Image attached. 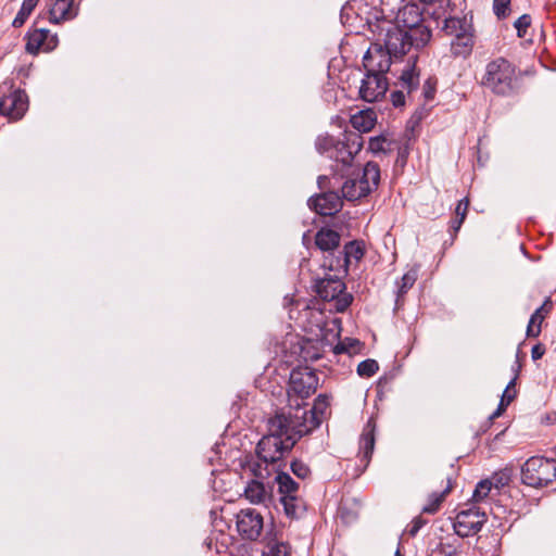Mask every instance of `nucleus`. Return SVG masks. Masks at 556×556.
<instances>
[{
  "mask_svg": "<svg viewBox=\"0 0 556 556\" xmlns=\"http://www.w3.org/2000/svg\"><path fill=\"white\" fill-rule=\"evenodd\" d=\"M507 406H508L507 403H504V400H501L497 405V408L490 416V419L492 420V419L500 417L505 412Z\"/></svg>",
  "mask_w": 556,
  "mask_h": 556,
  "instance_id": "obj_50",
  "label": "nucleus"
},
{
  "mask_svg": "<svg viewBox=\"0 0 556 556\" xmlns=\"http://www.w3.org/2000/svg\"><path fill=\"white\" fill-rule=\"evenodd\" d=\"M318 386V377L314 370L308 367L295 368L290 374L289 381V401L292 402V396L296 395L302 402L315 393Z\"/></svg>",
  "mask_w": 556,
  "mask_h": 556,
  "instance_id": "obj_9",
  "label": "nucleus"
},
{
  "mask_svg": "<svg viewBox=\"0 0 556 556\" xmlns=\"http://www.w3.org/2000/svg\"><path fill=\"white\" fill-rule=\"evenodd\" d=\"M468 205H469L468 199H462L455 208L456 216L462 217V219H465L467 210H468Z\"/></svg>",
  "mask_w": 556,
  "mask_h": 556,
  "instance_id": "obj_46",
  "label": "nucleus"
},
{
  "mask_svg": "<svg viewBox=\"0 0 556 556\" xmlns=\"http://www.w3.org/2000/svg\"><path fill=\"white\" fill-rule=\"evenodd\" d=\"M275 482L277 483L280 503L283 511L291 519L300 518L305 511L304 501L299 496V483L287 472L275 470Z\"/></svg>",
  "mask_w": 556,
  "mask_h": 556,
  "instance_id": "obj_7",
  "label": "nucleus"
},
{
  "mask_svg": "<svg viewBox=\"0 0 556 556\" xmlns=\"http://www.w3.org/2000/svg\"><path fill=\"white\" fill-rule=\"evenodd\" d=\"M28 109V98L25 91L13 88L12 85L0 86V115L10 121L21 119Z\"/></svg>",
  "mask_w": 556,
  "mask_h": 556,
  "instance_id": "obj_8",
  "label": "nucleus"
},
{
  "mask_svg": "<svg viewBox=\"0 0 556 556\" xmlns=\"http://www.w3.org/2000/svg\"><path fill=\"white\" fill-rule=\"evenodd\" d=\"M337 302H336V308L338 312H343L345 311L352 303L353 301V296L349 293H344V291L337 298L334 299Z\"/></svg>",
  "mask_w": 556,
  "mask_h": 556,
  "instance_id": "obj_41",
  "label": "nucleus"
},
{
  "mask_svg": "<svg viewBox=\"0 0 556 556\" xmlns=\"http://www.w3.org/2000/svg\"><path fill=\"white\" fill-rule=\"evenodd\" d=\"M248 468L256 479H265L273 471L271 466L260 460L257 456L256 459L249 462Z\"/></svg>",
  "mask_w": 556,
  "mask_h": 556,
  "instance_id": "obj_33",
  "label": "nucleus"
},
{
  "mask_svg": "<svg viewBox=\"0 0 556 556\" xmlns=\"http://www.w3.org/2000/svg\"><path fill=\"white\" fill-rule=\"evenodd\" d=\"M379 369V365L377 361L368 358L363 362H361L357 366V374L361 377H372Z\"/></svg>",
  "mask_w": 556,
  "mask_h": 556,
  "instance_id": "obj_35",
  "label": "nucleus"
},
{
  "mask_svg": "<svg viewBox=\"0 0 556 556\" xmlns=\"http://www.w3.org/2000/svg\"><path fill=\"white\" fill-rule=\"evenodd\" d=\"M452 485L451 481L448 480L447 486L440 493H432L429 497V503L422 507V513L427 514H435L443 502L445 495L451 491Z\"/></svg>",
  "mask_w": 556,
  "mask_h": 556,
  "instance_id": "obj_32",
  "label": "nucleus"
},
{
  "mask_svg": "<svg viewBox=\"0 0 556 556\" xmlns=\"http://www.w3.org/2000/svg\"><path fill=\"white\" fill-rule=\"evenodd\" d=\"M556 479V460L543 456L530 457L521 467V481L532 488H543Z\"/></svg>",
  "mask_w": 556,
  "mask_h": 556,
  "instance_id": "obj_6",
  "label": "nucleus"
},
{
  "mask_svg": "<svg viewBox=\"0 0 556 556\" xmlns=\"http://www.w3.org/2000/svg\"><path fill=\"white\" fill-rule=\"evenodd\" d=\"M382 47L396 59L406 54L413 46L407 30L401 29L397 26H390L387 29Z\"/></svg>",
  "mask_w": 556,
  "mask_h": 556,
  "instance_id": "obj_16",
  "label": "nucleus"
},
{
  "mask_svg": "<svg viewBox=\"0 0 556 556\" xmlns=\"http://www.w3.org/2000/svg\"><path fill=\"white\" fill-rule=\"evenodd\" d=\"M391 101L395 108L403 106L405 104V94L403 90H395L391 92Z\"/></svg>",
  "mask_w": 556,
  "mask_h": 556,
  "instance_id": "obj_45",
  "label": "nucleus"
},
{
  "mask_svg": "<svg viewBox=\"0 0 556 556\" xmlns=\"http://www.w3.org/2000/svg\"><path fill=\"white\" fill-rule=\"evenodd\" d=\"M292 472L300 479H305L311 475L309 467L302 460H293L291 463Z\"/></svg>",
  "mask_w": 556,
  "mask_h": 556,
  "instance_id": "obj_39",
  "label": "nucleus"
},
{
  "mask_svg": "<svg viewBox=\"0 0 556 556\" xmlns=\"http://www.w3.org/2000/svg\"><path fill=\"white\" fill-rule=\"evenodd\" d=\"M516 397V390H507L505 389L501 400H504V403H507V405L510 404V402Z\"/></svg>",
  "mask_w": 556,
  "mask_h": 556,
  "instance_id": "obj_51",
  "label": "nucleus"
},
{
  "mask_svg": "<svg viewBox=\"0 0 556 556\" xmlns=\"http://www.w3.org/2000/svg\"><path fill=\"white\" fill-rule=\"evenodd\" d=\"M244 495L251 503L260 504L266 500L267 491L263 482L253 479L247 484Z\"/></svg>",
  "mask_w": 556,
  "mask_h": 556,
  "instance_id": "obj_26",
  "label": "nucleus"
},
{
  "mask_svg": "<svg viewBox=\"0 0 556 556\" xmlns=\"http://www.w3.org/2000/svg\"><path fill=\"white\" fill-rule=\"evenodd\" d=\"M486 521V515L479 508L471 506L456 515L454 522L455 533L460 538H468L478 533Z\"/></svg>",
  "mask_w": 556,
  "mask_h": 556,
  "instance_id": "obj_11",
  "label": "nucleus"
},
{
  "mask_svg": "<svg viewBox=\"0 0 556 556\" xmlns=\"http://www.w3.org/2000/svg\"><path fill=\"white\" fill-rule=\"evenodd\" d=\"M464 220H465V219H462V217H457V216H456V218L452 222V228H453L455 231H457V230L460 228V226H462V224L464 223Z\"/></svg>",
  "mask_w": 556,
  "mask_h": 556,
  "instance_id": "obj_53",
  "label": "nucleus"
},
{
  "mask_svg": "<svg viewBox=\"0 0 556 556\" xmlns=\"http://www.w3.org/2000/svg\"><path fill=\"white\" fill-rule=\"evenodd\" d=\"M336 141L337 140L331 136H319L315 141L316 150L321 154L327 153L328 155L331 153V149L336 144Z\"/></svg>",
  "mask_w": 556,
  "mask_h": 556,
  "instance_id": "obj_36",
  "label": "nucleus"
},
{
  "mask_svg": "<svg viewBox=\"0 0 556 556\" xmlns=\"http://www.w3.org/2000/svg\"><path fill=\"white\" fill-rule=\"evenodd\" d=\"M380 181V168L375 162H368L362 169V174L348 178L342 187V198L348 201H356L367 197L377 189Z\"/></svg>",
  "mask_w": 556,
  "mask_h": 556,
  "instance_id": "obj_5",
  "label": "nucleus"
},
{
  "mask_svg": "<svg viewBox=\"0 0 556 556\" xmlns=\"http://www.w3.org/2000/svg\"><path fill=\"white\" fill-rule=\"evenodd\" d=\"M426 522L427 521L422 517H415L407 530L408 534L410 536H415L419 532V530L426 525Z\"/></svg>",
  "mask_w": 556,
  "mask_h": 556,
  "instance_id": "obj_43",
  "label": "nucleus"
},
{
  "mask_svg": "<svg viewBox=\"0 0 556 556\" xmlns=\"http://www.w3.org/2000/svg\"><path fill=\"white\" fill-rule=\"evenodd\" d=\"M480 85L502 97H510L519 90L515 66L502 56L486 63Z\"/></svg>",
  "mask_w": 556,
  "mask_h": 556,
  "instance_id": "obj_2",
  "label": "nucleus"
},
{
  "mask_svg": "<svg viewBox=\"0 0 556 556\" xmlns=\"http://www.w3.org/2000/svg\"><path fill=\"white\" fill-rule=\"evenodd\" d=\"M393 56L380 43H372L363 58V66L368 74L386 77Z\"/></svg>",
  "mask_w": 556,
  "mask_h": 556,
  "instance_id": "obj_12",
  "label": "nucleus"
},
{
  "mask_svg": "<svg viewBox=\"0 0 556 556\" xmlns=\"http://www.w3.org/2000/svg\"><path fill=\"white\" fill-rule=\"evenodd\" d=\"M264 544L266 551L265 556H289L291 553V546L287 542L278 541L275 538L267 535Z\"/></svg>",
  "mask_w": 556,
  "mask_h": 556,
  "instance_id": "obj_27",
  "label": "nucleus"
},
{
  "mask_svg": "<svg viewBox=\"0 0 556 556\" xmlns=\"http://www.w3.org/2000/svg\"><path fill=\"white\" fill-rule=\"evenodd\" d=\"M544 319V314L541 312V309H535L534 313L530 317V324H535L541 326L542 321Z\"/></svg>",
  "mask_w": 556,
  "mask_h": 556,
  "instance_id": "obj_49",
  "label": "nucleus"
},
{
  "mask_svg": "<svg viewBox=\"0 0 556 556\" xmlns=\"http://www.w3.org/2000/svg\"><path fill=\"white\" fill-rule=\"evenodd\" d=\"M475 45L473 27L462 33L451 41V52L454 56L467 58L471 54Z\"/></svg>",
  "mask_w": 556,
  "mask_h": 556,
  "instance_id": "obj_21",
  "label": "nucleus"
},
{
  "mask_svg": "<svg viewBox=\"0 0 556 556\" xmlns=\"http://www.w3.org/2000/svg\"><path fill=\"white\" fill-rule=\"evenodd\" d=\"M492 483L489 480H481L477 485L472 494V498L479 502L485 498L491 492Z\"/></svg>",
  "mask_w": 556,
  "mask_h": 556,
  "instance_id": "obj_37",
  "label": "nucleus"
},
{
  "mask_svg": "<svg viewBox=\"0 0 556 556\" xmlns=\"http://www.w3.org/2000/svg\"><path fill=\"white\" fill-rule=\"evenodd\" d=\"M237 530L239 534L250 541H255L262 533L264 520L254 508L241 509L237 514Z\"/></svg>",
  "mask_w": 556,
  "mask_h": 556,
  "instance_id": "obj_13",
  "label": "nucleus"
},
{
  "mask_svg": "<svg viewBox=\"0 0 556 556\" xmlns=\"http://www.w3.org/2000/svg\"><path fill=\"white\" fill-rule=\"evenodd\" d=\"M510 0H493V12L498 18H505L508 14Z\"/></svg>",
  "mask_w": 556,
  "mask_h": 556,
  "instance_id": "obj_40",
  "label": "nucleus"
},
{
  "mask_svg": "<svg viewBox=\"0 0 556 556\" xmlns=\"http://www.w3.org/2000/svg\"><path fill=\"white\" fill-rule=\"evenodd\" d=\"M340 241L341 237L339 232L328 228L319 229L315 236L316 247L320 251L328 252L331 255L339 248Z\"/></svg>",
  "mask_w": 556,
  "mask_h": 556,
  "instance_id": "obj_22",
  "label": "nucleus"
},
{
  "mask_svg": "<svg viewBox=\"0 0 556 556\" xmlns=\"http://www.w3.org/2000/svg\"><path fill=\"white\" fill-rule=\"evenodd\" d=\"M418 277V269L410 268L406 271L400 281L396 282L397 286V298L403 296L407 293V291L414 286Z\"/></svg>",
  "mask_w": 556,
  "mask_h": 556,
  "instance_id": "obj_29",
  "label": "nucleus"
},
{
  "mask_svg": "<svg viewBox=\"0 0 556 556\" xmlns=\"http://www.w3.org/2000/svg\"><path fill=\"white\" fill-rule=\"evenodd\" d=\"M541 333V326L535 324H528L527 336L529 338H536Z\"/></svg>",
  "mask_w": 556,
  "mask_h": 556,
  "instance_id": "obj_48",
  "label": "nucleus"
},
{
  "mask_svg": "<svg viewBox=\"0 0 556 556\" xmlns=\"http://www.w3.org/2000/svg\"><path fill=\"white\" fill-rule=\"evenodd\" d=\"M267 428L268 433L256 445V456L266 465H270L273 471H275L280 469L278 463L292 450L302 435L288 421L285 410H277L268 419Z\"/></svg>",
  "mask_w": 556,
  "mask_h": 556,
  "instance_id": "obj_1",
  "label": "nucleus"
},
{
  "mask_svg": "<svg viewBox=\"0 0 556 556\" xmlns=\"http://www.w3.org/2000/svg\"><path fill=\"white\" fill-rule=\"evenodd\" d=\"M376 119L372 117V113L370 112H359L351 117V124L353 128L356 130L355 132H368L375 126Z\"/></svg>",
  "mask_w": 556,
  "mask_h": 556,
  "instance_id": "obj_28",
  "label": "nucleus"
},
{
  "mask_svg": "<svg viewBox=\"0 0 556 556\" xmlns=\"http://www.w3.org/2000/svg\"><path fill=\"white\" fill-rule=\"evenodd\" d=\"M388 90L386 77L375 74H365L359 87V97L366 102H375L381 99Z\"/></svg>",
  "mask_w": 556,
  "mask_h": 556,
  "instance_id": "obj_17",
  "label": "nucleus"
},
{
  "mask_svg": "<svg viewBox=\"0 0 556 556\" xmlns=\"http://www.w3.org/2000/svg\"><path fill=\"white\" fill-rule=\"evenodd\" d=\"M328 406V396L319 394L311 409L305 408L304 403H300L296 399L294 400V406L290 404L289 407H283L280 410H285V416H288V421L291 422L293 429H296L298 433L303 437L321 425L326 417Z\"/></svg>",
  "mask_w": 556,
  "mask_h": 556,
  "instance_id": "obj_3",
  "label": "nucleus"
},
{
  "mask_svg": "<svg viewBox=\"0 0 556 556\" xmlns=\"http://www.w3.org/2000/svg\"><path fill=\"white\" fill-rule=\"evenodd\" d=\"M318 295L325 301L337 299L344 290L345 285L340 279H323L317 286Z\"/></svg>",
  "mask_w": 556,
  "mask_h": 556,
  "instance_id": "obj_23",
  "label": "nucleus"
},
{
  "mask_svg": "<svg viewBox=\"0 0 556 556\" xmlns=\"http://www.w3.org/2000/svg\"><path fill=\"white\" fill-rule=\"evenodd\" d=\"M375 425L371 420H369L363 428L359 438L358 458L362 464V471H364L367 468L371 459V455L375 448Z\"/></svg>",
  "mask_w": 556,
  "mask_h": 556,
  "instance_id": "obj_19",
  "label": "nucleus"
},
{
  "mask_svg": "<svg viewBox=\"0 0 556 556\" xmlns=\"http://www.w3.org/2000/svg\"><path fill=\"white\" fill-rule=\"evenodd\" d=\"M472 28V24L466 17H448L444 20L443 30L446 35L455 38L462 33L468 31Z\"/></svg>",
  "mask_w": 556,
  "mask_h": 556,
  "instance_id": "obj_25",
  "label": "nucleus"
},
{
  "mask_svg": "<svg viewBox=\"0 0 556 556\" xmlns=\"http://www.w3.org/2000/svg\"><path fill=\"white\" fill-rule=\"evenodd\" d=\"M416 56H410L406 67L402 71L400 76V85L407 93L416 90L419 85V74L416 72Z\"/></svg>",
  "mask_w": 556,
  "mask_h": 556,
  "instance_id": "obj_24",
  "label": "nucleus"
},
{
  "mask_svg": "<svg viewBox=\"0 0 556 556\" xmlns=\"http://www.w3.org/2000/svg\"><path fill=\"white\" fill-rule=\"evenodd\" d=\"M363 144L364 139L362 135L355 131H345L343 138L336 141L331 153L328 154V157L336 163L332 166V179L337 180L338 176L343 178L348 175V170L353 164L354 156L362 150Z\"/></svg>",
  "mask_w": 556,
  "mask_h": 556,
  "instance_id": "obj_4",
  "label": "nucleus"
},
{
  "mask_svg": "<svg viewBox=\"0 0 556 556\" xmlns=\"http://www.w3.org/2000/svg\"><path fill=\"white\" fill-rule=\"evenodd\" d=\"M327 181H329V178L327 176H319L317 180L319 188L323 189Z\"/></svg>",
  "mask_w": 556,
  "mask_h": 556,
  "instance_id": "obj_54",
  "label": "nucleus"
},
{
  "mask_svg": "<svg viewBox=\"0 0 556 556\" xmlns=\"http://www.w3.org/2000/svg\"><path fill=\"white\" fill-rule=\"evenodd\" d=\"M552 308V301L549 298H547L543 304L538 308V309H541V312H545V313H548Z\"/></svg>",
  "mask_w": 556,
  "mask_h": 556,
  "instance_id": "obj_52",
  "label": "nucleus"
},
{
  "mask_svg": "<svg viewBox=\"0 0 556 556\" xmlns=\"http://www.w3.org/2000/svg\"><path fill=\"white\" fill-rule=\"evenodd\" d=\"M59 45L58 36L51 35L48 29L39 28L26 34L25 50L27 53L36 55L40 50L50 52Z\"/></svg>",
  "mask_w": 556,
  "mask_h": 556,
  "instance_id": "obj_14",
  "label": "nucleus"
},
{
  "mask_svg": "<svg viewBox=\"0 0 556 556\" xmlns=\"http://www.w3.org/2000/svg\"><path fill=\"white\" fill-rule=\"evenodd\" d=\"M78 10L74 0H54L49 10V20L53 24L71 21L77 16Z\"/></svg>",
  "mask_w": 556,
  "mask_h": 556,
  "instance_id": "obj_20",
  "label": "nucleus"
},
{
  "mask_svg": "<svg viewBox=\"0 0 556 556\" xmlns=\"http://www.w3.org/2000/svg\"><path fill=\"white\" fill-rule=\"evenodd\" d=\"M545 353V349L542 344H535L532 350H531V356H532V359L533 361H538L540 358H542V356L544 355Z\"/></svg>",
  "mask_w": 556,
  "mask_h": 556,
  "instance_id": "obj_47",
  "label": "nucleus"
},
{
  "mask_svg": "<svg viewBox=\"0 0 556 556\" xmlns=\"http://www.w3.org/2000/svg\"><path fill=\"white\" fill-rule=\"evenodd\" d=\"M394 556H403V555L401 554L400 549H397V551L395 552Z\"/></svg>",
  "mask_w": 556,
  "mask_h": 556,
  "instance_id": "obj_56",
  "label": "nucleus"
},
{
  "mask_svg": "<svg viewBox=\"0 0 556 556\" xmlns=\"http://www.w3.org/2000/svg\"><path fill=\"white\" fill-rule=\"evenodd\" d=\"M361 346V342L357 339L353 338H345L344 340L340 341L338 344L333 348L334 354H355L358 352Z\"/></svg>",
  "mask_w": 556,
  "mask_h": 556,
  "instance_id": "obj_34",
  "label": "nucleus"
},
{
  "mask_svg": "<svg viewBox=\"0 0 556 556\" xmlns=\"http://www.w3.org/2000/svg\"><path fill=\"white\" fill-rule=\"evenodd\" d=\"M421 21L418 7H406L403 11V22L408 28V37L412 46L416 49L424 48L431 39V30L424 25H419Z\"/></svg>",
  "mask_w": 556,
  "mask_h": 556,
  "instance_id": "obj_10",
  "label": "nucleus"
},
{
  "mask_svg": "<svg viewBox=\"0 0 556 556\" xmlns=\"http://www.w3.org/2000/svg\"><path fill=\"white\" fill-rule=\"evenodd\" d=\"M386 142L387 140L382 136L372 137L369 139L368 148L374 153L383 152Z\"/></svg>",
  "mask_w": 556,
  "mask_h": 556,
  "instance_id": "obj_42",
  "label": "nucleus"
},
{
  "mask_svg": "<svg viewBox=\"0 0 556 556\" xmlns=\"http://www.w3.org/2000/svg\"><path fill=\"white\" fill-rule=\"evenodd\" d=\"M365 254V248L361 241H350L344 245L343 251L338 252V256L332 257L327 265L332 271H348L349 264L352 260L358 262Z\"/></svg>",
  "mask_w": 556,
  "mask_h": 556,
  "instance_id": "obj_15",
  "label": "nucleus"
},
{
  "mask_svg": "<svg viewBox=\"0 0 556 556\" xmlns=\"http://www.w3.org/2000/svg\"><path fill=\"white\" fill-rule=\"evenodd\" d=\"M530 25H531V16L529 14H523L520 17H518L516 20V22L514 23V26L517 30L518 37H520V38L526 37L527 29L530 27Z\"/></svg>",
  "mask_w": 556,
  "mask_h": 556,
  "instance_id": "obj_38",
  "label": "nucleus"
},
{
  "mask_svg": "<svg viewBox=\"0 0 556 556\" xmlns=\"http://www.w3.org/2000/svg\"><path fill=\"white\" fill-rule=\"evenodd\" d=\"M516 380H517V375L508 382V384L506 386L505 389L511 390L516 384Z\"/></svg>",
  "mask_w": 556,
  "mask_h": 556,
  "instance_id": "obj_55",
  "label": "nucleus"
},
{
  "mask_svg": "<svg viewBox=\"0 0 556 556\" xmlns=\"http://www.w3.org/2000/svg\"><path fill=\"white\" fill-rule=\"evenodd\" d=\"M38 0H23L20 11L12 22V26L15 28L22 27L33 10L35 9Z\"/></svg>",
  "mask_w": 556,
  "mask_h": 556,
  "instance_id": "obj_30",
  "label": "nucleus"
},
{
  "mask_svg": "<svg viewBox=\"0 0 556 556\" xmlns=\"http://www.w3.org/2000/svg\"><path fill=\"white\" fill-rule=\"evenodd\" d=\"M438 553L440 556H462L463 544L458 539L442 542L438 546Z\"/></svg>",
  "mask_w": 556,
  "mask_h": 556,
  "instance_id": "obj_31",
  "label": "nucleus"
},
{
  "mask_svg": "<svg viewBox=\"0 0 556 556\" xmlns=\"http://www.w3.org/2000/svg\"><path fill=\"white\" fill-rule=\"evenodd\" d=\"M308 206L319 215L332 216L341 210L342 197L336 191L324 192L312 197L308 200Z\"/></svg>",
  "mask_w": 556,
  "mask_h": 556,
  "instance_id": "obj_18",
  "label": "nucleus"
},
{
  "mask_svg": "<svg viewBox=\"0 0 556 556\" xmlns=\"http://www.w3.org/2000/svg\"><path fill=\"white\" fill-rule=\"evenodd\" d=\"M422 93L426 100H432L435 93V85L431 79H427L422 87Z\"/></svg>",
  "mask_w": 556,
  "mask_h": 556,
  "instance_id": "obj_44",
  "label": "nucleus"
}]
</instances>
